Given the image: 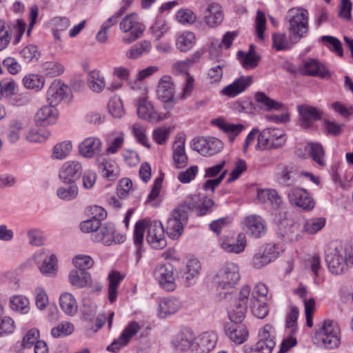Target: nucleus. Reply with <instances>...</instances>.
Listing matches in <instances>:
<instances>
[{
  "label": "nucleus",
  "mask_w": 353,
  "mask_h": 353,
  "mask_svg": "<svg viewBox=\"0 0 353 353\" xmlns=\"http://www.w3.org/2000/svg\"><path fill=\"white\" fill-rule=\"evenodd\" d=\"M147 228V242L154 249H162L167 245L165 238V229L160 221L147 223L142 220L137 222L134 226V243L137 247L138 259L141 256V246L143 242L145 229Z\"/></svg>",
  "instance_id": "obj_1"
},
{
  "label": "nucleus",
  "mask_w": 353,
  "mask_h": 353,
  "mask_svg": "<svg viewBox=\"0 0 353 353\" xmlns=\"http://www.w3.org/2000/svg\"><path fill=\"white\" fill-rule=\"evenodd\" d=\"M132 89L139 94L136 97L137 114L139 118L152 123H156L165 119V114L163 115L156 111L153 105L148 101L147 90L145 88L137 85L131 86Z\"/></svg>",
  "instance_id": "obj_2"
},
{
  "label": "nucleus",
  "mask_w": 353,
  "mask_h": 353,
  "mask_svg": "<svg viewBox=\"0 0 353 353\" xmlns=\"http://www.w3.org/2000/svg\"><path fill=\"white\" fill-rule=\"evenodd\" d=\"M348 258L347 250L341 245L329 248L325 252V261L329 270L334 274H341L347 271Z\"/></svg>",
  "instance_id": "obj_3"
},
{
  "label": "nucleus",
  "mask_w": 353,
  "mask_h": 353,
  "mask_svg": "<svg viewBox=\"0 0 353 353\" xmlns=\"http://www.w3.org/2000/svg\"><path fill=\"white\" fill-rule=\"evenodd\" d=\"M289 31L296 42L305 37L308 31V12L303 8H292L287 15Z\"/></svg>",
  "instance_id": "obj_4"
},
{
  "label": "nucleus",
  "mask_w": 353,
  "mask_h": 353,
  "mask_svg": "<svg viewBox=\"0 0 353 353\" xmlns=\"http://www.w3.org/2000/svg\"><path fill=\"white\" fill-rule=\"evenodd\" d=\"M316 334L328 349L338 347L341 343V330L338 323L334 320H324L319 325Z\"/></svg>",
  "instance_id": "obj_5"
},
{
  "label": "nucleus",
  "mask_w": 353,
  "mask_h": 353,
  "mask_svg": "<svg viewBox=\"0 0 353 353\" xmlns=\"http://www.w3.org/2000/svg\"><path fill=\"white\" fill-rule=\"evenodd\" d=\"M285 141V134L281 130L268 128L259 134L255 148L257 150L279 148L282 147Z\"/></svg>",
  "instance_id": "obj_6"
},
{
  "label": "nucleus",
  "mask_w": 353,
  "mask_h": 353,
  "mask_svg": "<svg viewBox=\"0 0 353 353\" xmlns=\"http://www.w3.org/2000/svg\"><path fill=\"white\" fill-rule=\"evenodd\" d=\"M240 280L239 268L234 263H226L217 272L213 279L218 288L229 290L232 288Z\"/></svg>",
  "instance_id": "obj_7"
},
{
  "label": "nucleus",
  "mask_w": 353,
  "mask_h": 353,
  "mask_svg": "<svg viewBox=\"0 0 353 353\" xmlns=\"http://www.w3.org/2000/svg\"><path fill=\"white\" fill-rule=\"evenodd\" d=\"M188 219V212L184 205L175 208L167 221L166 231L168 235L172 239H176L182 234L183 227Z\"/></svg>",
  "instance_id": "obj_8"
},
{
  "label": "nucleus",
  "mask_w": 353,
  "mask_h": 353,
  "mask_svg": "<svg viewBox=\"0 0 353 353\" xmlns=\"http://www.w3.org/2000/svg\"><path fill=\"white\" fill-rule=\"evenodd\" d=\"M119 27L122 32L128 33L122 39L125 43H130L139 39L145 30V26L139 21L135 13L125 16L120 22Z\"/></svg>",
  "instance_id": "obj_9"
},
{
  "label": "nucleus",
  "mask_w": 353,
  "mask_h": 353,
  "mask_svg": "<svg viewBox=\"0 0 353 353\" xmlns=\"http://www.w3.org/2000/svg\"><path fill=\"white\" fill-rule=\"evenodd\" d=\"M154 276L159 285L167 291H173L176 288V270L170 263L160 264L157 266Z\"/></svg>",
  "instance_id": "obj_10"
},
{
  "label": "nucleus",
  "mask_w": 353,
  "mask_h": 353,
  "mask_svg": "<svg viewBox=\"0 0 353 353\" xmlns=\"http://www.w3.org/2000/svg\"><path fill=\"white\" fill-rule=\"evenodd\" d=\"M91 239L97 243H101L104 245L109 246L113 243H123L125 236L117 234L113 223H108L103 225H101L98 231H95L91 234Z\"/></svg>",
  "instance_id": "obj_11"
},
{
  "label": "nucleus",
  "mask_w": 353,
  "mask_h": 353,
  "mask_svg": "<svg viewBox=\"0 0 353 353\" xmlns=\"http://www.w3.org/2000/svg\"><path fill=\"white\" fill-rule=\"evenodd\" d=\"M157 98L163 103V108L168 112L174 106V85L172 78L163 77L159 81L157 90Z\"/></svg>",
  "instance_id": "obj_12"
},
{
  "label": "nucleus",
  "mask_w": 353,
  "mask_h": 353,
  "mask_svg": "<svg viewBox=\"0 0 353 353\" xmlns=\"http://www.w3.org/2000/svg\"><path fill=\"white\" fill-rule=\"evenodd\" d=\"M192 148L202 155L212 156L221 151L223 143L215 137H201L193 139Z\"/></svg>",
  "instance_id": "obj_13"
},
{
  "label": "nucleus",
  "mask_w": 353,
  "mask_h": 353,
  "mask_svg": "<svg viewBox=\"0 0 353 353\" xmlns=\"http://www.w3.org/2000/svg\"><path fill=\"white\" fill-rule=\"evenodd\" d=\"M70 88L60 79H54L46 93V100L50 105L56 106L68 97Z\"/></svg>",
  "instance_id": "obj_14"
},
{
  "label": "nucleus",
  "mask_w": 353,
  "mask_h": 353,
  "mask_svg": "<svg viewBox=\"0 0 353 353\" xmlns=\"http://www.w3.org/2000/svg\"><path fill=\"white\" fill-rule=\"evenodd\" d=\"M288 199L291 205L310 211L314 207V201L307 191L301 188H294L289 192Z\"/></svg>",
  "instance_id": "obj_15"
},
{
  "label": "nucleus",
  "mask_w": 353,
  "mask_h": 353,
  "mask_svg": "<svg viewBox=\"0 0 353 353\" xmlns=\"http://www.w3.org/2000/svg\"><path fill=\"white\" fill-rule=\"evenodd\" d=\"M140 330V326L136 321L130 322L123 330V332L118 339L107 347V350L109 352H117L121 348L128 345L130 339L134 336Z\"/></svg>",
  "instance_id": "obj_16"
},
{
  "label": "nucleus",
  "mask_w": 353,
  "mask_h": 353,
  "mask_svg": "<svg viewBox=\"0 0 353 353\" xmlns=\"http://www.w3.org/2000/svg\"><path fill=\"white\" fill-rule=\"evenodd\" d=\"M83 170L82 165L77 161H68L61 166L59 176L65 183H73L81 175Z\"/></svg>",
  "instance_id": "obj_17"
},
{
  "label": "nucleus",
  "mask_w": 353,
  "mask_h": 353,
  "mask_svg": "<svg viewBox=\"0 0 353 353\" xmlns=\"http://www.w3.org/2000/svg\"><path fill=\"white\" fill-rule=\"evenodd\" d=\"M300 230L296 223L288 220H282L278 225L277 236L285 243H292L298 240Z\"/></svg>",
  "instance_id": "obj_18"
},
{
  "label": "nucleus",
  "mask_w": 353,
  "mask_h": 353,
  "mask_svg": "<svg viewBox=\"0 0 353 353\" xmlns=\"http://www.w3.org/2000/svg\"><path fill=\"white\" fill-rule=\"evenodd\" d=\"M243 223L246 232L254 238H260L266 233L265 222L260 216H248L245 218Z\"/></svg>",
  "instance_id": "obj_19"
},
{
  "label": "nucleus",
  "mask_w": 353,
  "mask_h": 353,
  "mask_svg": "<svg viewBox=\"0 0 353 353\" xmlns=\"http://www.w3.org/2000/svg\"><path fill=\"white\" fill-rule=\"evenodd\" d=\"M102 142L95 137L85 139L79 145V154L86 158H92L101 151Z\"/></svg>",
  "instance_id": "obj_20"
},
{
  "label": "nucleus",
  "mask_w": 353,
  "mask_h": 353,
  "mask_svg": "<svg viewBox=\"0 0 353 353\" xmlns=\"http://www.w3.org/2000/svg\"><path fill=\"white\" fill-rule=\"evenodd\" d=\"M58 117L57 110L52 105L41 108L34 116L37 126H46L55 123Z\"/></svg>",
  "instance_id": "obj_21"
},
{
  "label": "nucleus",
  "mask_w": 353,
  "mask_h": 353,
  "mask_svg": "<svg viewBox=\"0 0 353 353\" xmlns=\"http://www.w3.org/2000/svg\"><path fill=\"white\" fill-rule=\"evenodd\" d=\"M217 336L214 332H204L197 339L195 345L193 346L194 353H208L216 345Z\"/></svg>",
  "instance_id": "obj_22"
},
{
  "label": "nucleus",
  "mask_w": 353,
  "mask_h": 353,
  "mask_svg": "<svg viewBox=\"0 0 353 353\" xmlns=\"http://www.w3.org/2000/svg\"><path fill=\"white\" fill-rule=\"evenodd\" d=\"M252 78L250 76L241 77L236 79L232 83L225 87L221 93L229 97H234L243 92L251 85Z\"/></svg>",
  "instance_id": "obj_23"
},
{
  "label": "nucleus",
  "mask_w": 353,
  "mask_h": 353,
  "mask_svg": "<svg viewBox=\"0 0 353 353\" xmlns=\"http://www.w3.org/2000/svg\"><path fill=\"white\" fill-rule=\"evenodd\" d=\"M223 19V14L221 6L217 3L209 4L205 11L204 21L210 28H214L220 25Z\"/></svg>",
  "instance_id": "obj_24"
},
{
  "label": "nucleus",
  "mask_w": 353,
  "mask_h": 353,
  "mask_svg": "<svg viewBox=\"0 0 353 353\" xmlns=\"http://www.w3.org/2000/svg\"><path fill=\"white\" fill-rule=\"evenodd\" d=\"M276 258L275 248L272 245L266 246L263 250L256 252L252 258V265L260 269L274 261Z\"/></svg>",
  "instance_id": "obj_25"
},
{
  "label": "nucleus",
  "mask_w": 353,
  "mask_h": 353,
  "mask_svg": "<svg viewBox=\"0 0 353 353\" xmlns=\"http://www.w3.org/2000/svg\"><path fill=\"white\" fill-rule=\"evenodd\" d=\"M298 110L301 115V125L307 128L312 124L321 118V112L316 108L306 105L298 106Z\"/></svg>",
  "instance_id": "obj_26"
},
{
  "label": "nucleus",
  "mask_w": 353,
  "mask_h": 353,
  "mask_svg": "<svg viewBox=\"0 0 353 353\" xmlns=\"http://www.w3.org/2000/svg\"><path fill=\"white\" fill-rule=\"evenodd\" d=\"M173 161L176 168H181L186 165L188 157L185 151V138L179 137L173 143Z\"/></svg>",
  "instance_id": "obj_27"
},
{
  "label": "nucleus",
  "mask_w": 353,
  "mask_h": 353,
  "mask_svg": "<svg viewBox=\"0 0 353 353\" xmlns=\"http://www.w3.org/2000/svg\"><path fill=\"white\" fill-rule=\"evenodd\" d=\"M194 336L190 332H182L179 333L172 341L174 349L178 352H185L190 349L193 352Z\"/></svg>",
  "instance_id": "obj_28"
},
{
  "label": "nucleus",
  "mask_w": 353,
  "mask_h": 353,
  "mask_svg": "<svg viewBox=\"0 0 353 353\" xmlns=\"http://www.w3.org/2000/svg\"><path fill=\"white\" fill-rule=\"evenodd\" d=\"M225 329L230 340L236 344L243 343L248 338V332L242 324L228 323Z\"/></svg>",
  "instance_id": "obj_29"
},
{
  "label": "nucleus",
  "mask_w": 353,
  "mask_h": 353,
  "mask_svg": "<svg viewBox=\"0 0 353 353\" xmlns=\"http://www.w3.org/2000/svg\"><path fill=\"white\" fill-rule=\"evenodd\" d=\"M301 72L303 74L321 77H324L328 74V71L324 65L314 59H308L303 62Z\"/></svg>",
  "instance_id": "obj_30"
},
{
  "label": "nucleus",
  "mask_w": 353,
  "mask_h": 353,
  "mask_svg": "<svg viewBox=\"0 0 353 353\" xmlns=\"http://www.w3.org/2000/svg\"><path fill=\"white\" fill-rule=\"evenodd\" d=\"M28 120L25 117H17L10 120L8 127V139L12 143L17 142L21 131L28 125Z\"/></svg>",
  "instance_id": "obj_31"
},
{
  "label": "nucleus",
  "mask_w": 353,
  "mask_h": 353,
  "mask_svg": "<svg viewBox=\"0 0 353 353\" xmlns=\"http://www.w3.org/2000/svg\"><path fill=\"white\" fill-rule=\"evenodd\" d=\"M256 101L261 109L265 111L283 110L285 105L268 97L264 92H257L254 95Z\"/></svg>",
  "instance_id": "obj_32"
},
{
  "label": "nucleus",
  "mask_w": 353,
  "mask_h": 353,
  "mask_svg": "<svg viewBox=\"0 0 353 353\" xmlns=\"http://www.w3.org/2000/svg\"><path fill=\"white\" fill-rule=\"evenodd\" d=\"M68 279L71 285L79 288L90 286L92 283L90 273L83 270H71Z\"/></svg>",
  "instance_id": "obj_33"
},
{
  "label": "nucleus",
  "mask_w": 353,
  "mask_h": 353,
  "mask_svg": "<svg viewBox=\"0 0 353 353\" xmlns=\"http://www.w3.org/2000/svg\"><path fill=\"white\" fill-rule=\"evenodd\" d=\"M257 198L261 203L269 201L272 208L275 210L280 209L283 204L281 196L279 195L275 190H261L258 192Z\"/></svg>",
  "instance_id": "obj_34"
},
{
  "label": "nucleus",
  "mask_w": 353,
  "mask_h": 353,
  "mask_svg": "<svg viewBox=\"0 0 353 353\" xmlns=\"http://www.w3.org/2000/svg\"><path fill=\"white\" fill-rule=\"evenodd\" d=\"M181 307L180 301L174 298H165L159 302V316L165 318L178 311Z\"/></svg>",
  "instance_id": "obj_35"
},
{
  "label": "nucleus",
  "mask_w": 353,
  "mask_h": 353,
  "mask_svg": "<svg viewBox=\"0 0 353 353\" xmlns=\"http://www.w3.org/2000/svg\"><path fill=\"white\" fill-rule=\"evenodd\" d=\"M275 346V341L273 339L260 340L254 345H246L243 347L245 353H272Z\"/></svg>",
  "instance_id": "obj_36"
},
{
  "label": "nucleus",
  "mask_w": 353,
  "mask_h": 353,
  "mask_svg": "<svg viewBox=\"0 0 353 353\" xmlns=\"http://www.w3.org/2000/svg\"><path fill=\"white\" fill-rule=\"evenodd\" d=\"M60 307L64 313L69 316H74L78 310L77 302L74 296L68 292H63L59 297Z\"/></svg>",
  "instance_id": "obj_37"
},
{
  "label": "nucleus",
  "mask_w": 353,
  "mask_h": 353,
  "mask_svg": "<svg viewBox=\"0 0 353 353\" xmlns=\"http://www.w3.org/2000/svg\"><path fill=\"white\" fill-rule=\"evenodd\" d=\"M246 246V237L244 234H239L236 242L223 241L221 243V247L225 252L239 254L244 251Z\"/></svg>",
  "instance_id": "obj_38"
},
{
  "label": "nucleus",
  "mask_w": 353,
  "mask_h": 353,
  "mask_svg": "<svg viewBox=\"0 0 353 353\" xmlns=\"http://www.w3.org/2000/svg\"><path fill=\"white\" fill-rule=\"evenodd\" d=\"M248 306L246 303L234 302L228 310L229 318L233 324H240L245 318Z\"/></svg>",
  "instance_id": "obj_39"
},
{
  "label": "nucleus",
  "mask_w": 353,
  "mask_h": 353,
  "mask_svg": "<svg viewBox=\"0 0 353 353\" xmlns=\"http://www.w3.org/2000/svg\"><path fill=\"white\" fill-rule=\"evenodd\" d=\"M305 151L307 152L311 158L319 165H325L324 160L325 151L321 144L319 143H308L305 146Z\"/></svg>",
  "instance_id": "obj_40"
},
{
  "label": "nucleus",
  "mask_w": 353,
  "mask_h": 353,
  "mask_svg": "<svg viewBox=\"0 0 353 353\" xmlns=\"http://www.w3.org/2000/svg\"><path fill=\"white\" fill-rule=\"evenodd\" d=\"M196 41L195 34L190 31H185L176 38V46L181 52H188Z\"/></svg>",
  "instance_id": "obj_41"
},
{
  "label": "nucleus",
  "mask_w": 353,
  "mask_h": 353,
  "mask_svg": "<svg viewBox=\"0 0 353 353\" xmlns=\"http://www.w3.org/2000/svg\"><path fill=\"white\" fill-rule=\"evenodd\" d=\"M152 48L151 43L144 40L131 47L126 52V57L130 59H135L144 54L148 53Z\"/></svg>",
  "instance_id": "obj_42"
},
{
  "label": "nucleus",
  "mask_w": 353,
  "mask_h": 353,
  "mask_svg": "<svg viewBox=\"0 0 353 353\" xmlns=\"http://www.w3.org/2000/svg\"><path fill=\"white\" fill-rule=\"evenodd\" d=\"M88 81L89 88L94 92H101L105 86L104 78L98 70L89 72Z\"/></svg>",
  "instance_id": "obj_43"
},
{
  "label": "nucleus",
  "mask_w": 353,
  "mask_h": 353,
  "mask_svg": "<svg viewBox=\"0 0 353 353\" xmlns=\"http://www.w3.org/2000/svg\"><path fill=\"white\" fill-rule=\"evenodd\" d=\"M237 56L242 66L247 70L255 68L261 59L260 56L256 54L243 51H239Z\"/></svg>",
  "instance_id": "obj_44"
},
{
  "label": "nucleus",
  "mask_w": 353,
  "mask_h": 353,
  "mask_svg": "<svg viewBox=\"0 0 353 353\" xmlns=\"http://www.w3.org/2000/svg\"><path fill=\"white\" fill-rule=\"evenodd\" d=\"M236 36V32H228L225 33V34L223 36V38L221 43H219L218 40L212 41L211 43V47L210 48V54H211V56L213 55L214 51L216 52L215 56H218L222 45H224L226 48H229Z\"/></svg>",
  "instance_id": "obj_45"
},
{
  "label": "nucleus",
  "mask_w": 353,
  "mask_h": 353,
  "mask_svg": "<svg viewBox=\"0 0 353 353\" xmlns=\"http://www.w3.org/2000/svg\"><path fill=\"white\" fill-rule=\"evenodd\" d=\"M108 279V299L111 303H113L117 299V288L123 279V276L119 272H112L109 274Z\"/></svg>",
  "instance_id": "obj_46"
},
{
  "label": "nucleus",
  "mask_w": 353,
  "mask_h": 353,
  "mask_svg": "<svg viewBox=\"0 0 353 353\" xmlns=\"http://www.w3.org/2000/svg\"><path fill=\"white\" fill-rule=\"evenodd\" d=\"M72 144L70 141H64L56 144L52 150V158L62 160L71 152Z\"/></svg>",
  "instance_id": "obj_47"
},
{
  "label": "nucleus",
  "mask_w": 353,
  "mask_h": 353,
  "mask_svg": "<svg viewBox=\"0 0 353 353\" xmlns=\"http://www.w3.org/2000/svg\"><path fill=\"white\" fill-rule=\"evenodd\" d=\"M122 132H112L107 139L108 147L106 149V153L115 154L123 145L124 137Z\"/></svg>",
  "instance_id": "obj_48"
},
{
  "label": "nucleus",
  "mask_w": 353,
  "mask_h": 353,
  "mask_svg": "<svg viewBox=\"0 0 353 353\" xmlns=\"http://www.w3.org/2000/svg\"><path fill=\"white\" fill-rule=\"evenodd\" d=\"M70 185L60 187L57 190V196L64 201H71L75 199L79 193V189L75 183H70Z\"/></svg>",
  "instance_id": "obj_49"
},
{
  "label": "nucleus",
  "mask_w": 353,
  "mask_h": 353,
  "mask_svg": "<svg viewBox=\"0 0 353 353\" xmlns=\"http://www.w3.org/2000/svg\"><path fill=\"white\" fill-rule=\"evenodd\" d=\"M325 221L323 217L310 219L305 222L303 230L310 234H316L324 228Z\"/></svg>",
  "instance_id": "obj_50"
},
{
  "label": "nucleus",
  "mask_w": 353,
  "mask_h": 353,
  "mask_svg": "<svg viewBox=\"0 0 353 353\" xmlns=\"http://www.w3.org/2000/svg\"><path fill=\"white\" fill-rule=\"evenodd\" d=\"M108 108L109 112L115 118H121L125 114L123 102L118 96L110 99Z\"/></svg>",
  "instance_id": "obj_51"
},
{
  "label": "nucleus",
  "mask_w": 353,
  "mask_h": 353,
  "mask_svg": "<svg viewBox=\"0 0 353 353\" xmlns=\"http://www.w3.org/2000/svg\"><path fill=\"white\" fill-rule=\"evenodd\" d=\"M10 307L12 310L21 313L26 314L29 310V301L21 295L14 296L10 300Z\"/></svg>",
  "instance_id": "obj_52"
},
{
  "label": "nucleus",
  "mask_w": 353,
  "mask_h": 353,
  "mask_svg": "<svg viewBox=\"0 0 353 353\" xmlns=\"http://www.w3.org/2000/svg\"><path fill=\"white\" fill-rule=\"evenodd\" d=\"M23 85L28 89L41 90L43 88L45 81L43 77L34 74L26 75L23 79Z\"/></svg>",
  "instance_id": "obj_53"
},
{
  "label": "nucleus",
  "mask_w": 353,
  "mask_h": 353,
  "mask_svg": "<svg viewBox=\"0 0 353 353\" xmlns=\"http://www.w3.org/2000/svg\"><path fill=\"white\" fill-rule=\"evenodd\" d=\"M42 70L46 76L56 77L64 72V67L59 62L46 61L42 63Z\"/></svg>",
  "instance_id": "obj_54"
},
{
  "label": "nucleus",
  "mask_w": 353,
  "mask_h": 353,
  "mask_svg": "<svg viewBox=\"0 0 353 353\" xmlns=\"http://www.w3.org/2000/svg\"><path fill=\"white\" fill-rule=\"evenodd\" d=\"M294 174L292 168L285 167L277 174V181L280 184L284 186H291L296 182Z\"/></svg>",
  "instance_id": "obj_55"
},
{
  "label": "nucleus",
  "mask_w": 353,
  "mask_h": 353,
  "mask_svg": "<svg viewBox=\"0 0 353 353\" xmlns=\"http://www.w3.org/2000/svg\"><path fill=\"white\" fill-rule=\"evenodd\" d=\"M250 309L252 314L259 319H263L268 314L265 301L251 300Z\"/></svg>",
  "instance_id": "obj_56"
},
{
  "label": "nucleus",
  "mask_w": 353,
  "mask_h": 353,
  "mask_svg": "<svg viewBox=\"0 0 353 353\" xmlns=\"http://www.w3.org/2000/svg\"><path fill=\"white\" fill-rule=\"evenodd\" d=\"M98 168L101 170L103 176L110 180H112L114 174L112 169V163L103 156H99L96 159Z\"/></svg>",
  "instance_id": "obj_57"
},
{
  "label": "nucleus",
  "mask_w": 353,
  "mask_h": 353,
  "mask_svg": "<svg viewBox=\"0 0 353 353\" xmlns=\"http://www.w3.org/2000/svg\"><path fill=\"white\" fill-rule=\"evenodd\" d=\"M201 265L200 262L196 259L189 260L186 265V270L184 273V278L186 281H190L198 276Z\"/></svg>",
  "instance_id": "obj_58"
},
{
  "label": "nucleus",
  "mask_w": 353,
  "mask_h": 353,
  "mask_svg": "<svg viewBox=\"0 0 353 353\" xmlns=\"http://www.w3.org/2000/svg\"><path fill=\"white\" fill-rule=\"evenodd\" d=\"M74 332V325L70 322H62L51 330V334L54 338H59L70 335Z\"/></svg>",
  "instance_id": "obj_59"
},
{
  "label": "nucleus",
  "mask_w": 353,
  "mask_h": 353,
  "mask_svg": "<svg viewBox=\"0 0 353 353\" xmlns=\"http://www.w3.org/2000/svg\"><path fill=\"white\" fill-rule=\"evenodd\" d=\"M321 40L324 43L330 44L332 47H329V48L339 57L343 56V46L339 39L332 36H323Z\"/></svg>",
  "instance_id": "obj_60"
},
{
  "label": "nucleus",
  "mask_w": 353,
  "mask_h": 353,
  "mask_svg": "<svg viewBox=\"0 0 353 353\" xmlns=\"http://www.w3.org/2000/svg\"><path fill=\"white\" fill-rule=\"evenodd\" d=\"M213 123L225 132H232L234 134H239L244 129V126L241 124L228 123L222 119H216Z\"/></svg>",
  "instance_id": "obj_61"
},
{
  "label": "nucleus",
  "mask_w": 353,
  "mask_h": 353,
  "mask_svg": "<svg viewBox=\"0 0 353 353\" xmlns=\"http://www.w3.org/2000/svg\"><path fill=\"white\" fill-rule=\"evenodd\" d=\"M20 54L26 62H30L34 59L37 60L39 57L40 53L39 52L36 46L29 45L24 47L21 50Z\"/></svg>",
  "instance_id": "obj_62"
},
{
  "label": "nucleus",
  "mask_w": 353,
  "mask_h": 353,
  "mask_svg": "<svg viewBox=\"0 0 353 353\" xmlns=\"http://www.w3.org/2000/svg\"><path fill=\"white\" fill-rule=\"evenodd\" d=\"M39 270L43 274L52 276L55 274L57 270V258L56 256L52 254L49 261H44L39 267Z\"/></svg>",
  "instance_id": "obj_63"
},
{
  "label": "nucleus",
  "mask_w": 353,
  "mask_h": 353,
  "mask_svg": "<svg viewBox=\"0 0 353 353\" xmlns=\"http://www.w3.org/2000/svg\"><path fill=\"white\" fill-rule=\"evenodd\" d=\"M168 23L163 19H157L151 26L150 31L157 39H159L168 31Z\"/></svg>",
  "instance_id": "obj_64"
}]
</instances>
